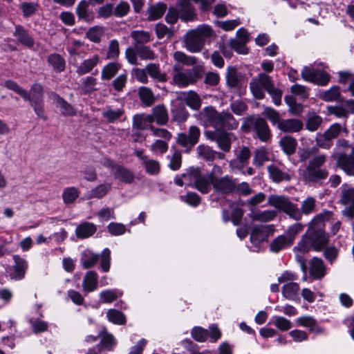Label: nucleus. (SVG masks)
<instances>
[{
	"instance_id": "obj_1",
	"label": "nucleus",
	"mask_w": 354,
	"mask_h": 354,
	"mask_svg": "<svg viewBox=\"0 0 354 354\" xmlns=\"http://www.w3.org/2000/svg\"><path fill=\"white\" fill-rule=\"evenodd\" d=\"M315 147L301 148L298 150V162L305 163V168L300 170V174L304 182L307 183H321L328 177V171L324 167L327 161L326 154L322 153L313 156L316 152Z\"/></svg>"
},
{
	"instance_id": "obj_2",
	"label": "nucleus",
	"mask_w": 354,
	"mask_h": 354,
	"mask_svg": "<svg viewBox=\"0 0 354 354\" xmlns=\"http://www.w3.org/2000/svg\"><path fill=\"white\" fill-rule=\"evenodd\" d=\"M201 120L206 126L221 129H235L239 122L229 111L218 112L213 106H207L201 113Z\"/></svg>"
},
{
	"instance_id": "obj_3",
	"label": "nucleus",
	"mask_w": 354,
	"mask_h": 354,
	"mask_svg": "<svg viewBox=\"0 0 354 354\" xmlns=\"http://www.w3.org/2000/svg\"><path fill=\"white\" fill-rule=\"evenodd\" d=\"M333 216L330 211H324L317 214L309 223L308 236L313 241L316 251H320L328 243V239L325 233V221H329Z\"/></svg>"
},
{
	"instance_id": "obj_4",
	"label": "nucleus",
	"mask_w": 354,
	"mask_h": 354,
	"mask_svg": "<svg viewBox=\"0 0 354 354\" xmlns=\"http://www.w3.org/2000/svg\"><path fill=\"white\" fill-rule=\"evenodd\" d=\"M250 90L257 99H263L265 97L266 90L272 97L275 105L279 106L281 102L282 91L275 88L272 78L265 73H259L253 78L250 83Z\"/></svg>"
},
{
	"instance_id": "obj_5",
	"label": "nucleus",
	"mask_w": 354,
	"mask_h": 354,
	"mask_svg": "<svg viewBox=\"0 0 354 354\" xmlns=\"http://www.w3.org/2000/svg\"><path fill=\"white\" fill-rule=\"evenodd\" d=\"M213 34L212 28L207 25L198 26L194 30H189L185 35V46L191 53H198L201 50L205 39Z\"/></svg>"
},
{
	"instance_id": "obj_6",
	"label": "nucleus",
	"mask_w": 354,
	"mask_h": 354,
	"mask_svg": "<svg viewBox=\"0 0 354 354\" xmlns=\"http://www.w3.org/2000/svg\"><path fill=\"white\" fill-rule=\"evenodd\" d=\"M22 97L24 100L29 102L39 118L46 120L47 117L44 107V88L40 84L35 83L28 92L26 91V97Z\"/></svg>"
},
{
	"instance_id": "obj_7",
	"label": "nucleus",
	"mask_w": 354,
	"mask_h": 354,
	"mask_svg": "<svg viewBox=\"0 0 354 354\" xmlns=\"http://www.w3.org/2000/svg\"><path fill=\"white\" fill-rule=\"evenodd\" d=\"M348 134V130L346 123H334L331 124L324 133L316 135L315 142L317 145L322 149H328L333 145V140L337 138L341 133Z\"/></svg>"
},
{
	"instance_id": "obj_8",
	"label": "nucleus",
	"mask_w": 354,
	"mask_h": 354,
	"mask_svg": "<svg viewBox=\"0 0 354 354\" xmlns=\"http://www.w3.org/2000/svg\"><path fill=\"white\" fill-rule=\"evenodd\" d=\"M203 73V67L202 66H196L192 69L184 72L178 71L172 78L173 82L179 87H186L188 85L195 84L202 77Z\"/></svg>"
},
{
	"instance_id": "obj_9",
	"label": "nucleus",
	"mask_w": 354,
	"mask_h": 354,
	"mask_svg": "<svg viewBox=\"0 0 354 354\" xmlns=\"http://www.w3.org/2000/svg\"><path fill=\"white\" fill-rule=\"evenodd\" d=\"M200 136L199 128L193 125L189 128L188 133H180L178 134L176 142L184 147L186 152L189 153L198 142Z\"/></svg>"
},
{
	"instance_id": "obj_10",
	"label": "nucleus",
	"mask_w": 354,
	"mask_h": 354,
	"mask_svg": "<svg viewBox=\"0 0 354 354\" xmlns=\"http://www.w3.org/2000/svg\"><path fill=\"white\" fill-rule=\"evenodd\" d=\"M340 203L346 207L342 211L344 216L348 218L354 217V187L347 184L342 185L341 187Z\"/></svg>"
},
{
	"instance_id": "obj_11",
	"label": "nucleus",
	"mask_w": 354,
	"mask_h": 354,
	"mask_svg": "<svg viewBox=\"0 0 354 354\" xmlns=\"http://www.w3.org/2000/svg\"><path fill=\"white\" fill-rule=\"evenodd\" d=\"M301 75L304 80L319 86H325L330 81V75L325 71L304 66Z\"/></svg>"
},
{
	"instance_id": "obj_12",
	"label": "nucleus",
	"mask_w": 354,
	"mask_h": 354,
	"mask_svg": "<svg viewBox=\"0 0 354 354\" xmlns=\"http://www.w3.org/2000/svg\"><path fill=\"white\" fill-rule=\"evenodd\" d=\"M205 136L207 139L214 141L223 151H230L231 149L232 134L223 130L206 131Z\"/></svg>"
},
{
	"instance_id": "obj_13",
	"label": "nucleus",
	"mask_w": 354,
	"mask_h": 354,
	"mask_svg": "<svg viewBox=\"0 0 354 354\" xmlns=\"http://www.w3.org/2000/svg\"><path fill=\"white\" fill-rule=\"evenodd\" d=\"M311 248L315 250L314 243L307 234H306L303 239L298 243L297 245L294 248L297 261L300 264L301 269L303 272H306L307 269L304 254L309 252Z\"/></svg>"
},
{
	"instance_id": "obj_14",
	"label": "nucleus",
	"mask_w": 354,
	"mask_h": 354,
	"mask_svg": "<svg viewBox=\"0 0 354 354\" xmlns=\"http://www.w3.org/2000/svg\"><path fill=\"white\" fill-rule=\"evenodd\" d=\"M183 178H189L194 183V187L203 194H207L210 189V180L208 176L202 175L198 169H192L189 174H183Z\"/></svg>"
},
{
	"instance_id": "obj_15",
	"label": "nucleus",
	"mask_w": 354,
	"mask_h": 354,
	"mask_svg": "<svg viewBox=\"0 0 354 354\" xmlns=\"http://www.w3.org/2000/svg\"><path fill=\"white\" fill-rule=\"evenodd\" d=\"M337 164L348 175H354V146L352 147L349 154H346L344 151L337 153Z\"/></svg>"
},
{
	"instance_id": "obj_16",
	"label": "nucleus",
	"mask_w": 354,
	"mask_h": 354,
	"mask_svg": "<svg viewBox=\"0 0 354 354\" xmlns=\"http://www.w3.org/2000/svg\"><path fill=\"white\" fill-rule=\"evenodd\" d=\"M212 184L216 192L223 194L232 193L234 192L236 189V183L233 179L228 176L220 178H215L213 180Z\"/></svg>"
},
{
	"instance_id": "obj_17",
	"label": "nucleus",
	"mask_w": 354,
	"mask_h": 354,
	"mask_svg": "<svg viewBox=\"0 0 354 354\" xmlns=\"http://www.w3.org/2000/svg\"><path fill=\"white\" fill-rule=\"evenodd\" d=\"M89 2L86 0L80 1L75 8L79 20L86 23H92L95 19L94 12L89 9Z\"/></svg>"
},
{
	"instance_id": "obj_18",
	"label": "nucleus",
	"mask_w": 354,
	"mask_h": 354,
	"mask_svg": "<svg viewBox=\"0 0 354 354\" xmlns=\"http://www.w3.org/2000/svg\"><path fill=\"white\" fill-rule=\"evenodd\" d=\"M270 228L265 225H255L252 227L250 234V241L255 245L259 246V244L266 241L269 236Z\"/></svg>"
},
{
	"instance_id": "obj_19",
	"label": "nucleus",
	"mask_w": 354,
	"mask_h": 354,
	"mask_svg": "<svg viewBox=\"0 0 354 354\" xmlns=\"http://www.w3.org/2000/svg\"><path fill=\"white\" fill-rule=\"evenodd\" d=\"M178 99L185 102L186 104L193 110L198 111L201 106V98L194 91L180 93Z\"/></svg>"
},
{
	"instance_id": "obj_20",
	"label": "nucleus",
	"mask_w": 354,
	"mask_h": 354,
	"mask_svg": "<svg viewBox=\"0 0 354 354\" xmlns=\"http://www.w3.org/2000/svg\"><path fill=\"white\" fill-rule=\"evenodd\" d=\"M13 260V273L11 274V279L15 280H21L24 278L26 270L28 268V262L26 259L21 258L19 255H14Z\"/></svg>"
},
{
	"instance_id": "obj_21",
	"label": "nucleus",
	"mask_w": 354,
	"mask_h": 354,
	"mask_svg": "<svg viewBox=\"0 0 354 354\" xmlns=\"http://www.w3.org/2000/svg\"><path fill=\"white\" fill-rule=\"evenodd\" d=\"M277 128L285 133H297L303 128V123L298 119H283L279 122Z\"/></svg>"
},
{
	"instance_id": "obj_22",
	"label": "nucleus",
	"mask_w": 354,
	"mask_h": 354,
	"mask_svg": "<svg viewBox=\"0 0 354 354\" xmlns=\"http://www.w3.org/2000/svg\"><path fill=\"white\" fill-rule=\"evenodd\" d=\"M254 129L258 138L263 142H268L271 138L270 128L263 118H259L254 122Z\"/></svg>"
},
{
	"instance_id": "obj_23",
	"label": "nucleus",
	"mask_w": 354,
	"mask_h": 354,
	"mask_svg": "<svg viewBox=\"0 0 354 354\" xmlns=\"http://www.w3.org/2000/svg\"><path fill=\"white\" fill-rule=\"evenodd\" d=\"M50 98L56 104V106L61 110V113L64 116H73L76 115V111L65 100L61 97L55 93H51L50 95Z\"/></svg>"
},
{
	"instance_id": "obj_24",
	"label": "nucleus",
	"mask_w": 354,
	"mask_h": 354,
	"mask_svg": "<svg viewBox=\"0 0 354 354\" xmlns=\"http://www.w3.org/2000/svg\"><path fill=\"white\" fill-rule=\"evenodd\" d=\"M310 274L315 279H321L326 274V266L322 259L314 257L310 263Z\"/></svg>"
},
{
	"instance_id": "obj_25",
	"label": "nucleus",
	"mask_w": 354,
	"mask_h": 354,
	"mask_svg": "<svg viewBox=\"0 0 354 354\" xmlns=\"http://www.w3.org/2000/svg\"><path fill=\"white\" fill-rule=\"evenodd\" d=\"M98 286V275L93 270L86 273L82 281V289L85 292H91L97 290Z\"/></svg>"
},
{
	"instance_id": "obj_26",
	"label": "nucleus",
	"mask_w": 354,
	"mask_h": 354,
	"mask_svg": "<svg viewBox=\"0 0 354 354\" xmlns=\"http://www.w3.org/2000/svg\"><path fill=\"white\" fill-rule=\"evenodd\" d=\"M251 213L248 214L250 219L253 221L258 222H269L272 221L277 216L276 210L268 209L264 211H252V208Z\"/></svg>"
},
{
	"instance_id": "obj_27",
	"label": "nucleus",
	"mask_w": 354,
	"mask_h": 354,
	"mask_svg": "<svg viewBox=\"0 0 354 354\" xmlns=\"http://www.w3.org/2000/svg\"><path fill=\"white\" fill-rule=\"evenodd\" d=\"M100 62V56L95 55L92 57L84 60L80 66L77 67L76 73L79 75H83L90 73L95 66Z\"/></svg>"
},
{
	"instance_id": "obj_28",
	"label": "nucleus",
	"mask_w": 354,
	"mask_h": 354,
	"mask_svg": "<svg viewBox=\"0 0 354 354\" xmlns=\"http://www.w3.org/2000/svg\"><path fill=\"white\" fill-rule=\"evenodd\" d=\"M100 255L93 252L91 250H85L81 255L80 262L84 269L93 268L98 261Z\"/></svg>"
},
{
	"instance_id": "obj_29",
	"label": "nucleus",
	"mask_w": 354,
	"mask_h": 354,
	"mask_svg": "<svg viewBox=\"0 0 354 354\" xmlns=\"http://www.w3.org/2000/svg\"><path fill=\"white\" fill-rule=\"evenodd\" d=\"M146 71L149 75L159 82H166L167 76L165 73H162L158 64L150 63L146 66Z\"/></svg>"
},
{
	"instance_id": "obj_30",
	"label": "nucleus",
	"mask_w": 354,
	"mask_h": 354,
	"mask_svg": "<svg viewBox=\"0 0 354 354\" xmlns=\"http://www.w3.org/2000/svg\"><path fill=\"white\" fill-rule=\"evenodd\" d=\"M299 326L309 328L310 331L320 334L323 333V329L317 324L316 320L310 316H302L299 317L297 321Z\"/></svg>"
},
{
	"instance_id": "obj_31",
	"label": "nucleus",
	"mask_w": 354,
	"mask_h": 354,
	"mask_svg": "<svg viewBox=\"0 0 354 354\" xmlns=\"http://www.w3.org/2000/svg\"><path fill=\"white\" fill-rule=\"evenodd\" d=\"M189 1L190 0H180L178 12L182 20L189 21L194 19L195 15L194 8Z\"/></svg>"
},
{
	"instance_id": "obj_32",
	"label": "nucleus",
	"mask_w": 354,
	"mask_h": 354,
	"mask_svg": "<svg viewBox=\"0 0 354 354\" xmlns=\"http://www.w3.org/2000/svg\"><path fill=\"white\" fill-rule=\"evenodd\" d=\"M268 171L270 178L274 183H280L283 180L289 181L291 179L290 176L288 173L283 172L274 165L268 166Z\"/></svg>"
},
{
	"instance_id": "obj_33",
	"label": "nucleus",
	"mask_w": 354,
	"mask_h": 354,
	"mask_svg": "<svg viewBox=\"0 0 354 354\" xmlns=\"http://www.w3.org/2000/svg\"><path fill=\"white\" fill-rule=\"evenodd\" d=\"M279 145L286 154L292 155L296 151L297 142L293 137L286 136L280 139Z\"/></svg>"
},
{
	"instance_id": "obj_34",
	"label": "nucleus",
	"mask_w": 354,
	"mask_h": 354,
	"mask_svg": "<svg viewBox=\"0 0 354 354\" xmlns=\"http://www.w3.org/2000/svg\"><path fill=\"white\" fill-rule=\"evenodd\" d=\"M241 75L234 67H229L226 73V82L230 88L240 87Z\"/></svg>"
},
{
	"instance_id": "obj_35",
	"label": "nucleus",
	"mask_w": 354,
	"mask_h": 354,
	"mask_svg": "<svg viewBox=\"0 0 354 354\" xmlns=\"http://www.w3.org/2000/svg\"><path fill=\"white\" fill-rule=\"evenodd\" d=\"M154 119H156V123L158 125H165L169 121V115L166 107L163 104H158L152 110Z\"/></svg>"
},
{
	"instance_id": "obj_36",
	"label": "nucleus",
	"mask_w": 354,
	"mask_h": 354,
	"mask_svg": "<svg viewBox=\"0 0 354 354\" xmlns=\"http://www.w3.org/2000/svg\"><path fill=\"white\" fill-rule=\"evenodd\" d=\"M96 230V226L93 223L86 222L77 227L75 234L80 239H86L94 234Z\"/></svg>"
},
{
	"instance_id": "obj_37",
	"label": "nucleus",
	"mask_w": 354,
	"mask_h": 354,
	"mask_svg": "<svg viewBox=\"0 0 354 354\" xmlns=\"http://www.w3.org/2000/svg\"><path fill=\"white\" fill-rule=\"evenodd\" d=\"M131 37L133 39L135 48L143 46L151 41L150 32L145 30H133Z\"/></svg>"
},
{
	"instance_id": "obj_38",
	"label": "nucleus",
	"mask_w": 354,
	"mask_h": 354,
	"mask_svg": "<svg viewBox=\"0 0 354 354\" xmlns=\"http://www.w3.org/2000/svg\"><path fill=\"white\" fill-rule=\"evenodd\" d=\"M14 36L23 45L32 47L34 44V39L28 33V32L21 26H17L14 32Z\"/></svg>"
},
{
	"instance_id": "obj_39",
	"label": "nucleus",
	"mask_w": 354,
	"mask_h": 354,
	"mask_svg": "<svg viewBox=\"0 0 354 354\" xmlns=\"http://www.w3.org/2000/svg\"><path fill=\"white\" fill-rule=\"evenodd\" d=\"M47 62L57 73H61L65 70V59L59 54H50L47 57Z\"/></svg>"
},
{
	"instance_id": "obj_40",
	"label": "nucleus",
	"mask_w": 354,
	"mask_h": 354,
	"mask_svg": "<svg viewBox=\"0 0 354 354\" xmlns=\"http://www.w3.org/2000/svg\"><path fill=\"white\" fill-rule=\"evenodd\" d=\"M138 96L146 106H151L156 101L152 90L147 86H141L138 89Z\"/></svg>"
},
{
	"instance_id": "obj_41",
	"label": "nucleus",
	"mask_w": 354,
	"mask_h": 354,
	"mask_svg": "<svg viewBox=\"0 0 354 354\" xmlns=\"http://www.w3.org/2000/svg\"><path fill=\"white\" fill-rule=\"evenodd\" d=\"M293 243V238L286 236H279L272 241L270 244V250L274 252H278L286 247L290 246Z\"/></svg>"
},
{
	"instance_id": "obj_42",
	"label": "nucleus",
	"mask_w": 354,
	"mask_h": 354,
	"mask_svg": "<svg viewBox=\"0 0 354 354\" xmlns=\"http://www.w3.org/2000/svg\"><path fill=\"white\" fill-rule=\"evenodd\" d=\"M115 178L125 183H131L134 180V174L129 169L119 165L113 172Z\"/></svg>"
},
{
	"instance_id": "obj_43",
	"label": "nucleus",
	"mask_w": 354,
	"mask_h": 354,
	"mask_svg": "<svg viewBox=\"0 0 354 354\" xmlns=\"http://www.w3.org/2000/svg\"><path fill=\"white\" fill-rule=\"evenodd\" d=\"M290 200L283 196L270 195L268 198V204L279 210L283 211Z\"/></svg>"
},
{
	"instance_id": "obj_44",
	"label": "nucleus",
	"mask_w": 354,
	"mask_h": 354,
	"mask_svg": "<svg viewBox=\"0 0 354 354\" xmlns=\"http://www.w3.org/2000/svg\"><path fill=\"white\" fill-rule=\"evenodd\" d=\"M340 95L339 86H334L327 91L321 92L319 98L326 102H333L338 100Z\"/></svg>"
},
{
	"instance_id": "obj_45",
	"label": "nucleus",
	"mask_w": 354,
	"mask_h": 354,
	"mask_svg": "<svg viewBox=\"0 0 354 354\" xmlns=\"http://www.w3.org/2000/svg\"><path fill=\"white\" fill-rule=\"evenodd\" d=\"M299 290V286L298 283L290 282L283 286L282 294L286 298L293 300L297 297Z\"/></svg>"
},
{
	"instance_id": "obj_46",
	"label": "nucleus",
	"mask_w": 354,
	"mask_h": 354,
	"mask_svg": "<svg viewBox=\"0 0 354 354\" xmlns=\"http://www.w3.org/2000/svg\"><path fill=\"white\" fill-rule=\"evenodd\" d=\"M106 317L109 322L117 325H123L126 323L125 315L116 309H109L106 313Z\"/></svg>"
},
{
	"instance_id": "obj_47",
	"label": "nucleus",
	"mask_w": 354,
	"mask_h": 354,
	"mask_svg": "<svg viewBox=\"0 0 354 354\" xmlns=\"http://www.w3.org/2000/svg\"><path fill=\"white\" fill-rule=\"evenodd\" d=\"M111 185L109 183L101 184L95 188L92 189L88 194V198H101L106 196L111 190Z\"/></svg>"
},
{
	"instance_id": "obj_48",
	"label": "nucleus",
	"mask_w": 354,
	"mask_h": 354,
	"mask_svg": "<svg viewBox=\"0 0 354 354\" xmlns=\"http://www.w3.org/2000/svg\"><path fill=\"white\" fill-rule=\"evenodd\" d=\"M198 156L206 161H213L216 156L217 152L213 150L210 147L201 145L197 149Z\"/></svg>"
},
{
	"instance_id": "obj_49",
	"label": "nucleus",
	"mask_w": 354,
	"mask_h": 354,
	"mask_svg": "<svg viewBox=\"0 0 354 354\" xmlns=\"http://www.w3.org/2000/svg\"><path fill=\"white\" fill-rule=\"evenodd\" d=\"M120 65L118 63H109L106 64L102 71L101 77L102 80H109L114 77L118 72Z\"/></svg>"
},
{
	"instance_id": "obj_50",
	"label": "nucleus",
	"mask_w": 354,
	"mask_h": 354,
	"mask_svg": "<svg viewBox=\"0 0 354 354\" xmlns=\"http://www.w3.org/2000/svg\"><path fill=\"white\" fill-rule=\"evenodd\" d=\"M167 6L164 3H158L155 6H151L149 11V20L154 21L160 19L165 14Z\"/></svg>"
},
{
	"instance_id": "obj_51",
	"label": "nucleus",
	"mask_w": 354,
	"mask_h": 354,
	"mask_svg": "<svg viewBox=\"0 0 354 354\" xmlns=\"http://www.w3.org/2000/svg\"><path fill=\"white\" fill-rule=\"evenodd\" d=\"M138 57L142 60H154L157 55L149 46L143 45L136 48Z\"/></svg>"
},
{
	"instance_id": "obj_52",
	"label": "nucleus",
	"mask_w": 354,
	"mask_h": 354,
	"mask_svg": "<svg viewBox=\"0 0 354 354\" xmlns=\"http://www.w3.org/2000/svg\"><path fill=\"white\" fill-rule=\"evenodd\" d=\"M174 59L179 63L186 66H194L197 62V59L193 56H189L181 51H176L174 53Z\"/></svg>"
},
{
	"instance_id": "obj_53",
	"label": "nucleus",
	"mask_w": 354,
	"mask_h": 354,
	"mask_svg": "<svg viewBox=\"0 0 354 354\" xmlns=\"http://www.w3.org/2000/svg\"><path fill=\"white\" fill-rule=\"evenodd\" d=\"M301 213L306 215L314 213L316 211V200L312 196L307 197L301 205Z\"/></svg>"
},
{
	"instance_id": "obj_54",
	"label": "nucleus",
	"mask_w": 354,
	"mask_h": 354,
	"mask_svg": "<svg viewBox=\"0 0 354 354\" xmlns=\"http://www.w3.org/2000/svg\"><path fill=\"white\" fill-rule=\"evenodd\" d=\"M80 195V192L77 188L74 187L66 188L62 194V198L65 204H71L73 203Z\"/></svg>"
},
{
	"instance_id": "obj_55",
	"label": "nucleus",
	"mask_w": 354,
	"mask_h": 354,
	"mask_svg": "<svg viewBox=\"0 0 354 354\" xmlns=\"http://www.w3.org/2000/svg\"><path fill=\"white\" fill-rule=\"evenodd\" d=\"M322 118L315 113H311L308 115L306 122V129L310 131H317L322 123Z\"/></svg>"
},
{
	"instance_id": "obj_56",
	"label": "nucleus",
	"mask_w": 354,
	"mask_h": 354,
	"mask_svg": "<svg viewBox=\"0 0 354 354\" xmlns=\"http://www.w3.org/2000/svg\"><path fill=\"white\" fill-rule=\"evenodd\" d=\"M142 165L145 167L146 172L150 175H157L160 171V164L156 160L148 158Z\"/></svg>"
},
{
	"instance_id": "obj_57",
	"label": "nucleus",
	"mask_w": 354,
	"mask_h": 354,
	"mask_svg": "<svg viewBox=\"0 0 354 354\" xmlns=\"http://www.w3.org/2000/svg\"><path fill=\"white\" fill-rule=\"evenodd\" d=\"M124 113L123 110L117 109H113L108 107L102 112V116L107 120L108 122H113L118 120Z\"/></svg>"
},
{
	"instance_id": "obj_58",
	"label": "nucleus",
	"mask_w": 354,
	"mask_h": 354,
	"mask_svg": "<svg viewBox=\"0 0 354 354\" xmlns=\"http://www.w3.org/2000/svg\"><path fill=\"white\" fill-rule=\"evenodd\" d=\"M99 336L102 337L100 344L103 348L111 350L115 344L114 337L111 333H109L106 329L100 332Z\"/></svg>"
},
{
	"instance_id": "obj_59",
	"label": "nucleus",
	"mask_w": 354,
	"mask_h": 354,
	"mask_svg": "<svg viewBox=\"0 0 354 354\" xmlns=\"http://www.w3.org/2000/svg\"><path fill=\"white\" fill-rule=\"evenodd\" d=\"M283 212H284L290 217L297 221L300 220L302 217L301 209H299L296 204H294L290 201L288 202Z\"/></svg>"
},
{
	"instance_id": "obj_60",
	"label": "nucleus",
	"mask_w": 354,
	"mask_h": 354,
	"mask_svg": "<svg viewBox=\"0 0 354 354\" xmlns=\"http://www.w3.org/2000/svg\"><path fill=\"white\" fill-rule=\"evenodd\" d=\"M103 28L100 26L91 28L86 33V37L91 41L98 43L103 35Z\"/></svg>"
},
{
	"instance_id": "obj_61",
	"label": "nucleus",
	"mask_w": 354,
	"mask_h": 354,
	"mask_svg": "<svg viewBox=\"0 0 354 354\" xmlns=\"http://www.w3.org/2000/svg\"><path fill=\"white\" fill-rule=\"evenodd\" d=\"M100 299L102 303H111L118 297V292L115 290H106L100 293Z\"/></svg>"
},
{
	"instance_id": "obj_62",
	"label": "nucleus",
	"mask_w": 354,
	"mask_h": 354,
	"mask_svg": "<svg viewBox=\"0 0 354 354\" xmlns=\"http://www.w3.org/2000/svg\"><path fill=\"white\" fill-rule=\"evenodd\" d=\"M156 33L158 39H162L165 37L171 38L174 35L172 29L167 28L163 24H158L156 26Z\"/></svg>"
},
{
	"instance_id": "obj_63",
	"label": "nucleus",
	"mask_w": 354,
	"mask_h": 354,
	"mask_svg": "<svg viewBox=\"0 0 354 354\" xmlns=\"http://www.w3.org/2000/svg\"><path fill=\"white\" fill-rule=\"evenodd\" d=\"M111 264V251L109 248L103 250L100 256V266L104 272H108Z\"/></svg>"
},
{
	"instance_id": "obj_64",
	"label": "nucleus",
	"mask_w": 354,
	"mask_h": 354,
	"mask_svg": "<svg viewBox=\"0 0 354 354\" xmlns=\"http://www.w3.org/2000/svg\"><path fill=\"white\" fill-rule=\"evenodd\" d=\"M149 128L146 119L145 114H138L134 115L133 119V129L144 130Z\"/></svg>"
}]
</instances>
